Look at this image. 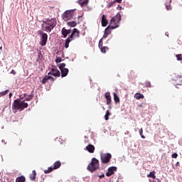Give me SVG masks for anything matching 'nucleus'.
<instances>
[{
	"label": "nucleus",
	"instance_id": "nucleus-1",
	"mask_svg": "<svg viewBox=\"0 0 182 182\" xmlns=\"http://www.w3.org/2000/svg\"><path fill=\"white\" fill-rule=\"evenodd\" d=\"M34 95L33 94L28 95L24 100L21 99H16L12 104V110L14 113H17L18 112L23 111L24 109L28 107V103L26 102L31 101L33 99Z\"/></svg>",
	"mask_w": 182,
	"mask_h": 182
},
{
	"label": "nucleus",
	"instance_id": "nucleus-2",
	"mask_svg": "<svg viewBox=\"0 0 182 182\" xmlns=\"http://www.w3.org/2000/svg\"><path fill=\"white\" fill-rule=\"evenodd\" d=\"M56 23V19L54 18L47 19L46 21H43V25H41V29L46 32H51V31H53V29L55 27Z\"/></svg>",
	"mask_w": 182,
	"mask_h": 182
},
{
	"label": "nucleus",
	"instance_id": "nucleus-3",
	"mask_svg": "<svg viewBox=\"0 0 182 182\" xmlns=\"http://www.w3.org/2000/svg\"><path fill=\"white\" fill-rule=\"evenodd\" d=\"M122 21V15L117 14L110 20V25L112 29H116L119 26V22Z\"/></svg>",
	"mask_w": 182,
	"mask_h": 182
},
{
	"label": "nucleus",
	"instance_id": "nucleus-4",
	"mask_svg": "<svg viewBox=\"0 0 182 182\" xmlns=\"http://www.w3.org/2000/svg\"><path fill=\"white\" fill-rule=\"evenodd\" d=\"M100 166V164L99 161L96 158H92L91 162L87 166V170L91 173H94L99 168Z\"/></svg>",
	"mask_w": 182,
	"mask_h": 182
},
{
	"label": "nucleus",
	"instance_id": "nucleus-5",
	"mask_svg": "<svg viewBox=\"0 0 182 182\" xmlns=\"http://www.w3.org/2000/svg\"><path fill=\"white\" fill-rule=\"evenodd\" d=\"M112 156L110 153H104L100 154L101 163L102 164H107L110 162Z\"/></svg>",
	"mask_w": 182,
	"mask_h": 182
},
{
	"label": "nucleus",
	"instance_id": "nucleus-6",
	"mask_svg": "<svg viewBox=\"0 0 182 182\" xmlns=\"http://www.w3.org/2000/svg\"><path fill=\"white\" fill-rule=\"evenodd\" d=\"M75 10H68L66 11L63 14V18L65 21H71L73 19V16H74Z\"/></svg>",
	"mask_w": 182,
	"mask_h": 182
},
{
	"label": "nucleus",
	"instance_id": "nucleus-7",
	"mask_svg": "<svg viewBox=\"0 0 182 182\" xmlns=\"http://www.w3.org/2000/svg\"><path fill=\"white\" fill-rule=\"evenodd\" d=\"M60 167H61V162L60 161H56V162H55L53 164V167L50 166L48 168V170H45L44 173L45 174H48L50 173L51 172L53 171V170H56L58 168H59Z\"/></svg>",
	"mask_w": 182,
	"mask_h": 182
},
{
	"label": "nucleus",
	"instance_id": "nucleus-8",
	"mask_svg": "<svg viewBox=\"0 0 182 182\" xmlns=\"http://www.w3.org/2000/svg\"><path fill=\"white\" fill-rule=\"evenodd\" d=\"M40 35H41V43L40 45H41V46H45L48 42V35L43 31H40Z\"/></svg>",
	"mask_w": 182,
	"mask_h": 182
},
{
	"label": "nucleus",
	"instance_id": "nucleus-9",
	"mask_svg": "<svg viewBox=\"0 0 182 182\" xmlns=\"http://www.w3.org/2000/svg\"><path fill=\"white\" fill-rule=\"evenodd\" d=\"M48 75H53L54 77H60L61 75L60 70L55 67L51 68V70L50 73H48Z\"/></svg>",
	"mask_w": 182,
	"mask_h": 182
},
{
	"label": "nucleus",
	"instance_id": "nucleus-10",
	"mask_svg": "<svg viewBox=\"0 0 182 182\" xmlns=\"http://www.w3.org/2000/svg\"><path fill=\"white\" fill-rule=\"evenodd\" d=\"M80 32L77 28L73 30V33L70 34L69 38H71V40L73 41L74 38H80Z\"/></svg>",
	"mask_w": 182,
	"mask_h": 182
},
{
	"label": "nucleus",
	"instance_id": "nucleus-11",
	"mask_svg": "<svg viewBox=\"0 0 182 182\" xmlns=\"http://www.w3.org/2000/svg\"><path fill=\"white\" fill-rule=\"evenodd\" d=\"M117 171V168L116 166H111L108 168L107 172L106 173L107 177H110L114 174V172Z\"/></svg>",
	"mask_w": 182,
	"mask_h": 182
},
{
	"label": "nucleus",
	"instance_id": "nucleus-12",
	"mask_svg": "<svg viewBox=\"0 0 182 182\" xmlns=\"http://www.w3.org/2000/svg\"><path fill=\"white\" fill-rule=\"evenodd\" d=\"M104 97L107 100V105L111 106L112 105V96L110 95V92H106L104 95Z\"/></svg>",
	"mask_w": 182,
	"mask_h": 182
},
{
	"label": "nucleus",
	"instance_id": "nucleus-13",
	"mask_svg": "<svg viewBox=\"0 0 182 182\" xmlns=\"http://www.w3.org/2000/svg\"><path fill=\"white\" fill-rule=\"evenodd\" d=\"M60 73H61V77H65L68 74H69V69L68 68H62V69H60Z\"/></svg>",
	"mask_w": 182,
	"mask_h": 182
},
{
	"label": "nucleus",
	"instance_id": "nucleus-14",
	"mask_svg": "<svg viewBox=\"0 0 182 182\" xmlns=\"http://www.w3.org/2000/svg\"><path fill=\"white\" fill-rule=\"evenodd\" d=\"M61 33L63 36V38H65L68 35L71 33V30H67L65 28H63V30H61Z\"/></svg>",
	"mask_w": 182,
	"mask_h": 182
},
{
	"label": "nucleus",
	"instance_id": "nucleus-15",
	"mask_svg": "<svg viewBox=\"0 0 182 182\" xmlns=\"http://www.w3.org/2000/svg\"><path fill=\"white\" fill-rule=\"evenodd\" d=\"M86 150L90 153V154H93L95 152V147L94 146V145L92 144H89L88 146H86Z\"/></svg>",
	"mask_w": 182,
	"mask_h": 182
},
{
	"label": "nucleus",
	"instance_id": "nucleus-16",
	"mask_svg": "<svg viewBox=\"0 0 182 182\" xmlns=\"http://www.w3.org/2000/svg\"><path fill=\"white\" fill-rule=\"evenodd\" d=\"M108 23V21L106 18V16L105 14H102V26L106 27Z\"/></svg>",
	"mask_w": 182,
	"mask_h": 182
},
{
	"label": "nucleus",
	"instance_id": "nucleus-17",
	"mask_svg": "<svg viewBox=\"0 0 182 182\" xmlns=\"http://www.w3.org/2000/svg\"><path fill=\"white\" fill-rule=\"evenodd\" d=\"M89 0H78V4L81 7L86 6L88 4Z\"/></svg>",
	"mask_w": 182,
	"mask_h": 182
},
{
	"label": "nucleus",
	"instance_id": "nucleus-18",
	"mask_svg": "<svg viewBox=\"0 0 182 182\" xmlns=\"http://www.w3.org/2000/svg\"><path fill=\"white\" fill-rule=\"evenodd\" d=\"M72 37H68L66 40H65V48L67 49L69 48L70 46V43L72 41Z\"/></svg>",
	"mask_w": 182,
	"mask_h": 182
},
{
	"label": "nucleus",
	"instance_id": "nucleus-19",
	"mask_svg": "<svg viewBox=\"0 0 182 182\" xmlns=\"http://www.w3.org/2000/svg\"><path fill=\"white\" fill-rule=\"evenodd\" d=\"M134 99H136V100L144 99V95L139 92H136L134 95Z\"/></svg>",
	"mask_w": 182,
	"mask_h": 182
},
{
	"label": "nucleus",
	"instance_id": "nucleus-20",
	"mask_svg": "<svg viewBox=\"0 0 182 182\" xmlns=\"http://www.w3.org/2000/svg\"><path fill=\"white\" fill-rule=\"evenodd\" d=\"M113 96H114V101H115L116 104H118L120 102V100L119 97H118V95H117L116 92H113Z\"/></svg>",
	"mask_w": 182,
	"mask_h": 182
},
{
	"label": "nucleus",
	"instance_id": "nucleus-21",
	"mask_svg": "<svg viewBox=\"0 0 182 182\" xmlns=\"http://www.w3.org/2000/svg\"><path fill=\"white\" fill-rule=\"evenodd\" d=\"M26 181V178L23 176H19L16 179V182H25Z\"/></svg>",
	"mask_w": 182,
	"mask_h": 182
},
{
	"label": "nucleus",
	"instance_id": "nucleus-22",
	"mask_svg": "<svg viewBox=\"0 0 182 182\" xmlns=\"http://www.w3.org/2000/svg\"><path fill=\"white\" fill-rule=\"evenodd\" d=\"M147 177L152 178L154 179L156 178V171H151L150 173L147 174Z\"/></svg>",
	"mask_w": 182,
	"mask_h": 182
},
{
	"label": "nucleus",
	"instance_id": "nucleus-23",
	"mask_svg": "<svg viewBox=\"0 0 182 182\" xmlns=\"http://www.w3.org/2000/svg\"><path fill=\"white\" fill-rule=\"evenodd\" d=\"M112 26H108L107 28L105 29V31H104V33L110 35V33H112Z\"/></svg>",
	"mask_w": 182,
	"mask_h": 182
},
{
	"label": "nucleus",
	"instance_id": "nucleus-24",
	"mask_svg": "<svg viewBox=\"0 0 182 182\" xmlns=\"http://www.w3.org/2000/svg\"><path fill=\"white\" fill-rule=\"evenodd\" d=\"M36 171H33L32 173L30 174V179H31L32 181H35L36 180Z\"/></svg>",
	"mask_w": 182,
	"mask_h": 182
},
{
	"label": "nucleus",
	"instance_id": "nucleus-25",
	"mask_svg": "<svg viewBox=\"0 0 182 182\" xmlns=\"http://www.w3.org/2000/svg\"><path fill=\"white\" fill-rule=\"evenodd\" d=\"M110 115H112V113L107 110L106 112V114L104 116V119H105L106 121H107L109 119V117H110Z\"/></svg>",
	"mask_w": 182,
	"mask_h": 182
},
{
	"label": "nucleus",
	"instance_id": "nucleus-26",
	"mask_svg": "<svg viewBox=\"0 0 182 182\" xmlns=\"http://www.w3.org/2000/svg\"><path fill=\"white\" fill-rule=\"evenodd\" d=\"M68 26L72 28H74L77 26V23L75 21H70L68 23Z\"/></svg>",
	"mask_w": 182,
	"mask_h": 182
},
{
	"label": "nucleus",
	"instance_id": "nucleus-27",
	"mask_svg": "<svg viewBox=\"0 0 182 182\" xmlns=\"http://www.w3.org/2000/svg\"><path fill=\"white\" fill-rule=\"evenodd\" d=\"M100 50L102 53H106L107 50L108 49V48L107 46H102V47L100 48Z\"/></svg>",
	"mask_w": 182,
	"mask_h": 182
},
{
	"label": "nucleus",
	"instance_id": "nucleus-28",
	"mask_svg": "<svg viewBox=\"0 0 182 182\" xmlns=\"http://www.w3.org/2000/svg\"><path fill=\"white\" fill-rule=\"evenodd\" d=\"M9 92V90H6L5 91H3L1 92H0V98L3 96H5Z\"/></svg>",
	"mask_w": 182,
	"mask_h": 182
},
{
	"label": "nucleus",
	"instance_id": "nucleus-29",
	"mask_svg": "<svg viewBox=\"0 0 182 182\" xmlns=\"http://www.w3.org/2000/svg\"><path fill=\"white\" fill-rule=\"evenodd\" d=\"M48 80H50L49 75H46V77H43V81L41 82L43 84H46Z\"/></svg>",
	"mask_w": 182,
	"mask_h": 182
},
{
	"label": "nucleus",
	"instance_id": "nucleus-30",
	"mask_svg": "<svg viewBox=\"0 0 182 182\" xmlns=\"http://www.w3.org/2000/svg\"><path fill=\"white\" fill-rule=\"evenodd\" d=\"M43 59V54L41 53V51L38 52V59L36 61H39V60Z\"/></svg>",
	"mask_w": 182,
	"mask_h": 182
},
{
	"label": "nucleus",
	"instance_id": "nucleus-31",
	"mask_svg": "<svg viewBox=\"0 0 182 182\" xmlns=\"http://www.w3.org/2000/svg\"><path fill=\"white\" fill-rule=\"evenodd\" d=\"M66 66V64L65 63H62L61 64L58 65L59 69H66L65 67Z\"/></svg>",
	"mask_w": 182,
	"mask_h": 182
},
{
	"label": "nucleus",
	"instance_id": "nucleus-32",
	"mask_svg": "<svg viewBox=\"0 0 182 182\" xmlns=\"http://www.w3.org/2000/svg\"><path fill=\"white\" fill-rule=\"evenodd\" d=\"M143 133H144V130H143V128H141V129L139 130V134H140V136H141V137L142 139H145L146 136L143 134Z\"/></svg>",
	"mask_w": 182,
	"mask_h": 182
},
{
	"label": "nucleus",
	"instance_id": "nucleus-33",
	"mask_svg": "<svg viewBox=\"0 0 182 182\" xmlns=\"http://www.w3.org/2000/svg\"><path fill=\"white\" fill-rule=\"evenodd\" d=\"M98 46H99V48L103 47V40H102V38H101L100 40Z\"/></svg>",
	"mask_w": 182,
	"mask_h": 182
},
{
	"label": "nucleus",
	"instance_id": "nucleus-34",
	"mask_svg": "<svg viewBox=\"0 0 182 182\" xmlns=\"http://www.w3.org/2000/svg\"><path fill=\"white\" fill-rule=\"evenodd\" d=\"M151 86V82H145V87H146V88H150Z\"/></svg>",
	"mask_w": 182,
	"mask_h": 182
},
{
	"label": "nucleus",
	"instance_id": "nucleus-35",
	"mask_svg": "<svg viewBox=\"0 0 182 182\" xmlns=\"http://www.w3.org/2000/svg\"><path fill=\"white\" fill-rule=\"evenodd\" d=\"M176 58L178 59V60H182L181 54L176 55Z\"/></svg>",
	"mask_w": 182,
	"mask_h": 182
},
{
	"label": "nucleus",
	"instance_id": "nucleus-36",
	"mask_svg": "<svg viewBox=\"0 0 182 182\" xmlns=\"http://www.w3.org/2000/svg\"><path fill=\"white\" fill-rule=\"evenodd\" d=\"M62 61V58L60 57H57L56 59H55V62L57 63H59Z\"/></svg>",
	"mask_w": 182,
	"mask_h": 182
},
{
	"label": "nucleus",
	"instance_id": "nucleus-37",
	"mask_svg": "<svg viewBox=\"0 0 182 182\" xmlns=\"http://www.w3.org/2000/svg\"><path fill=\"white\" fill-rule=\"evenodd\" d=\"M114 4H116V1H112V2H110L109 4H108V8H110L112 7Z\"/></svg>",
	"mask_w": 182,
	"mask_h": 182
},
{
	"label": "nucleus",
	"instance_id": "nucleus-38",
	"mask_svg": "<svg viewBox=\"0 0 182 182\" xmlns=\"http://www.w3.org/2000/svg\"><path fill=\"white\" fill-rule=\"evenodd\" d=\"M171 157L173 159H176L177 157H178V155L177 153H174V154H172Z\"/></svg>",
	"mask_w": 182,
	"mask_h": 182
},
{
	"label": "nucleus",
	"instance_id": "nucleus-39",
	"mask_svg": "<svg viewBox=\"0 0 182 182\" xmlns=\"http://www.w3.org/2000/svg\"><path fill=\"white\" fill-rule=\"evenodd\" d=\"M109 34L104 33L102 39H106L107 38Z\"/></svg>",
	"mask_w": 182,
	"mask_h": 182
},
{
	"label": "nucleus",
	"instance_id": "nucleus-40",
	"mask_svg": "<svg viewBox=\"0 0 182 182\" xmlns=\"http://www.w3.org/2000/svg\"><path fill=\"white\" fill-rule=\"evenodd\" d=\"M26 96H28V94L24 93V94H23V97L20 96V100H23L24 97H26Z\"/></svg>",
	"mask_w": 182,
	"mask_h": 182
},
{
	"label": "nucleus",
	"instance_id": "nucleus-41",
	"mask_svg": "<svg viewBox=\"0 0 182 182\" xmlns=\"http://www.w3.org/2000/svg\"><path fill=\"white\" fill-rule=\"evenodd\" d=\"M11 74L15 75H16V71L14 70H12L11 72Z\"/></svg>",
	"mask_w": 182,
	"mask_h": 182
},
{
	"label": "nucleus",
	"instance_id": "nucleus-42",
	"mask_svg": "<svg viewBox=\"0 0 182 182\" xmlns=\"http://www.w3.org/2000/svg\"><path fill=\"white\" fill-rule=\"evenodd\" d=\"M49 80H50L51 81H54L55 78L52 76L48 75Z\"/></svg>",
	"mask_w": 182,
	"mask_h": 182
},
{
	"label": "nucleus",
	"instance_id": "nucleus-43",
	"mask_svg": "<svg viewBox=\"0 0 182 182\" xmlns=\"http://www.w3.org/2000/svg\"><path fill=\"white\" fill-rule=\"evenodd\" d=\"M170 8H171V6H170V5H166V10L169 11V10H170Z\"/></svg>",
	"mask_w": 182,
	"mask_h": 182
},
{
	"label": "nucleus",
	"instance_id": "nucleus-44",
	"mask_svg": "<svg viewBox=\"0 0 182 182\" xmlns=\"http://www.w3.org/2000/svg\"><path fill=\"white\" fill-rule=\"evenodd\" d=\"M122 9V6L118 5V6H117V10H118V11H121Z\"/></svg>",
	"mask_w": 182,
	"mask_h": 182
},
{
	"label": "nucleus",
	"instance_id": "nucleus-45",
	"mask_svg": "<svg viewBox=\"0 0 182 182\" xmlns=\"http://www.w3.org/2000/svg\"><path fill=\"white\" fill-rule=\"evenodd\" d=\"M114 1L119 3V4L122 2V0H114Z\"/></svg>",
	"mask_w": 182,
	"mask_h": 182
},
{
	"label": "nucleus",
	"instance_id": "nucleus-46",
	"mask_svg": "<svg viewBox=\"0 0 182 182\" xmlns=\"http://www.w3.org/2000/svg\"><path fill=\"white\" fill-rule=\"evenodd\" d=\"M179 165H180V162H176V164H175V166L178 167Z\"/></svg>",
	"mask_w": 182,
	"mask_h": 182
},
{
	"label": "nucleus",
	"instance_id": "nucleus-47",
	"mask_svg": "<svg viewBox=\"0 0 182 182\" xmlns=\"http://www.w3.org/2000/svg\"><path fill=\"white\" fill-rule=\"evenodd\" d=\"M12 96H13V93L10 92V94H9V97L11 99Z\"/></svg>",
	"mask_w": 182,
	"mask_h": 182
},
{
	"label": "nucleus",
	"instance_id": "nucleus-48",
	"mask_svg": "<svg viewBox=\"0 0 182 182\" xmlns=\"http://www.w3.org/2000/svg\"><path fill=\"white\" fill-rule=\"evenodd\" d=\"M99 177H100V178H102L105 177V174H102V175L99 176Z\"/></svg>",
	"mask_w": 182,
	"mask_h": 182
},
{
	"label": "nucleus",
	"instance_id": "nucleus-49",
	"mask_svg": "<svg viewBox=\"0 0 182 182\" xmlns=\"http://www.w3.org/2000/svg\"><path fill=\"white\" fill-rule=\"evenodd\" d=\"M139 107H143V104L139 105Z\"/></svg>",
	"mask_w": 182,
	"mask_h": 182
},
{
	"label": "nucleus",
	"instance_id": "nucleus-50",
	"mask_svg": "<svg viewBox=\"0 0 182 182\" xmlns=\"http://www.w3.org/2000/svg\"><path fill=\"white\" fill-rule=\"evenodd\" d=\"M0 49H2V47H0Z\"/></svg>",
	"mask_w": 182,
	"mask_h": 182
},
{
	"label": "nucleus",
	"instance_id": "nucleus-51",
	"mask_svg": "<svg viewBox=\"0 0 182 182\" xmlns=\"http://www.w3.org/2000/svg\"><path fill=\"white\" fill-rule=\"evenodd\" d=\"M149 181L151 182V181L149 179Z\"/></svg>",
	"mask_w": 182,
	"mask_h": 182
},
{
	"label": "nucleus",
	"instance_id": "nucleus-52",
	"mask_svg": "<svg viewBox=\"0 0 182 182\" xmlns=\"http://www.w3.org/2000/svg\"><path fill=\"white\" fill-rule=\"evenodd\" d=\"M1 182H5V181H1Z\"/></svg>",
	"mask_w": 182,
	"mask_h": 182
}]
</instances>
